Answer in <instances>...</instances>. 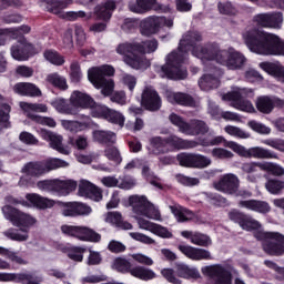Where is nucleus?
Segmentation results:
<instances>
[{
	"mask_svg": "<svg viewBox=\"0 0 284 284\" xmlns=\"http://www.w3.org/2000/svg\"><path fill=\"white\" fill-rule=\"evenodd\" d=\"M203 38L199 31H189L180 40L178 51H173L166 57L165 65H155L154 70L162 79H173L179 81L187 78V69L183 68V61L187 57V50L202 63L215 61L224 65L227 70H243L247 58L241 51L229 47L221 50L219 44H201Z\"/></svg>",
	"mask_w": 284,
	"mask_h": 284,
	"instance_id": "f257e3e1",
	"label": "nucleus"
},
{
	"mask_svg": "<svg viewBox=\"0 0 284 284\" xmlns=\"http://www.w3.org/2000/svg\"><path fill=\"white\" fill-rule=\"evenodd\" d=\"M129 204L132 206L133 219H135L140 230L151 232L160 239H172V232L168 227L145 220L161 221V211L145 195H131Z\"/></svg>",
	"mask_w": 284,
	"mask_h": 284,
	"instance_id": "f03ea898",
	"label": "nucleus"
},
{
	"mask_svg": "<svg viewBox=\"0 0 284 284\" xmlns=\"http://www.w3.org/2000/svg\"><path fill=\"white\" fill-rule=\"evenodd\" d=\"M244 43L251 52L263 57H284V42L274 33L248 29L243 33Z\"/></svg>",
	"mask_w": 284,
	"mask_h": 284,
	"instance_id": "7ed1b4c3",
	"label": "nucleus"
},
{
	"mask_svg": "<svg viewBox=\"0 0 284 284\" xmlns=\"http://www.w3.org/2000/svg\"><path fill=\"white\" fill-rule=\"evenodd\" d=\"M240 227L246 232H253L257 241H262L263 250L271 256L284 254V236L281 233L264 232L261 222L247 216L240 222Z\"/></svg>",
	"mask_w": 284,
	"mask_h": 284,
	"instance_id": "20e7f679",
	"label": "nucleus"
},
{
	"mask_svg": "<svg viewBox=\"0 0 284 284\" xmlns=\"http://www.w3.org/2000/svg\"><path fill=\"white\" fill-rule=\"evenodd\" d=\"M2 214L7 221H10L13 227L4 231V236L10 241H18L19 243L28 241L30 227L37 225V217L10 205L2 207Z\"/></svg>",
	"mask_w": 284,
	"mask_h": 284,
	"instance_id": "39448f33",
	"label": "nucleus"
},
{
	"mask_svg": "<svg viewBox=\"0 0 284 284\" xmlns=\"http://www.w3.org/2000/svg\"><path fill=\"white\" fill-rule=\"evenodd\" d=\"M70 163L61 159H49L43 162H29L24 164L21 169V174H23L18 185L19 187H34L37 185V181L34 179H39L43 176V174H48V172H52V170H59V168H68Z\"/></svg>",
	"mask_w": 284,
	"mask_h": 284,
	"instance_id": "423d86ee",
	"label": "nucleus"
},
{
	"mask_svg": "<svg viewBox=\"0 0 284 284\" xmlns=\"http://www.w3.org/2000/svg\"><path fill=\"white\" fill-rule=\"evenodd\" d=\"M172 28H174V20L163 16H150L140 22V32L143 37L158 34L162 40L170 37Z\"/></svg>",
	"mask_w": 284,
	"mask_h": 284,
	"instance_id": "0eeeda50",
	"label": "nucleus"
},
{
	"mask_svg": "<svg viewBox=\"0 0 284 284\" xmlns=\"http://www.w3.org/2000/svg\"><path fill=\"white\" fill-rule=\"evenodd\" d=\"M114 67L110 64L92 67L88 70V79L97 90H101L103 97H110L114 92V80L105 77H114Z\"/></svg>",
	"mask_w": 284,
	"mask_h": 284,
	"instance_id": "6e6552de",
	"label": "nucleus"
},
{
	"mask_svg": "<svg viewBox=\"0 0 284 284\" xmlns=\"http://www.w3.org/2000/svg\"><path fill=\"white\" fill-rule=\"evenodd\" d=\"M111 270L120 274H131L140 281H152L156 276L151 268L141 265L132 266V262L125 257H115L111 262Z\"/></svg>",
	"mask_w": 284,
	"mask_h": 284,
	"instance_id": "1a4fd4ad",
	"label": "nucleus"
},
{
	"mask_svg": "<svg viewBox=\"0 0 284 284\" xmlns=\"http://www.w3.org/2000/svg\"><path fill=\"white\" fill-rule=\"evenodd\" d=\"M118 54L123 57L124 63L133 70H148L150 60L145 55H139V43H121L116 48Z\"/></svg>",
	"mask_w": 284,
	"mask_h": 284,
	"instance_id": "9d476101",
	"label": "nucleus"
},
{
	"mask_svg": "<svg viewBox=\"0 0 284 284\" xmlns=\"http://www.w3.org/2000/svg\"><path fill=\"white\" fill-rule=\"evenodd\" d=\"M169 119L171 123L179 129V132L186 136H199V134H207V132H210L207 124L201 120H193L187 123L183 118L175 113H172Z\"/></svg>",
	"mask_w": 284,
	"mask_h": 284,
	"instance_id": "9b49d317",
	"label": "nucleus"
},
{
	"mask_svg": "<svg viewBox=\"0 0 284 284\" xmlns=\"http://www.w3.org/2000/svg\"><path fill=\"white\" fill-rule=\"evenodd\" d=\"M64 236H70L71 239H77L78 241H83L84 243H100L101 234L97 233L94 230L83 226V225H71L63 224L60 227Z\"/></svg>",
	"mask_w": 284,
	"mask_h": 284,
	"instance_id": "f8f14e48",
	"label": "nucleus"
},
{
	"mask_svg": "<svg viewBox=\"0 0 284 284\" xmlns=\"http://www.w3.org/2000/svg\"><path fill=\"white\" fill-rule=\"evenodd\" d=\"M7 203L22 205L23 207H36L37 210H52L57 205V201L43 197L38 193H27L26 200H17L13 196H8Z\"/></svg>",
	"mask_w": 284,
	"mask_h": 284,
	"instance_id": "ddd939ff",
	"label": "nucleus"
},
{
	"mask_svg": "<svg viewBox=\"0 0 284 284\" xmlns=\"http://www.w3.org/2000/svg\"><path fill=\"white\" fill-rule=\"evenodd\" d=\"M202 274L213 281V284H232V275L236 270L230 265H211L202 267Z\"/></svg>",
	"mask_w": 284,
	"mask_h": 284,
	"instance_id": "4468645a",
	"label": "nucleus"
},
{
	"mask_svg": "<svg viewBox=\"0 0 284 284\" xmlns=\"http://www.w3.org/2000/svg\"><path fill=\"white\" fill-rule=\"evenodd\" d=\"M226 145L230 150L235 152V154L244 159H277L276 153L261 146L247 149L236 142H229Z\"/></svg>",
	"mask_w": 284,
	"mask_h": 284,
	"instance_id": "2eb2a0df",
	"label": "nucleus"
},
{
	"mask_svg": "<svg viewBox=\"0 0 284 284\" xmlns=\"http://www.w3.org/2000/svg\"><path fill=\"white\" fill-rule=\"evenodd\" d=\"M247 97V89L234 88L231 92L222 95L223 101H227L232 108L240 110L241 112H256L254 104L247 100H243Z\"/></svg>",
	"mask_w": 284,
	"mask_h": 284,
	"instance_id": "dca6fc26",
	"label": "nucleus"
},
{
	"mask_svg": "<svg viewBox=\"0 0 284 284\" xmlns=\"http://www.w3.org/2000/svg\"><path fill=\"white\" fill-rule=\"evenodd\" d=\"M114 8V1H108L105 4L95 7L94 14L103 22H95L91 24L89 31L93 34H100V32H105V30H108V23L105 21H110Z\"/></svg>",
	"mask_w": 284,
	"mask_h": 284,
	"instance_id": "f3484780",
	"label": "nucleus"
},
{
	"mask_svg": "<svg viewBox=\"0 0 284 284\" xmlns=\"http://www.w3.org/2000/svg\"><path fill=\"white\" fill-rule=\"evenodd\" d=\"M240 185L241 180L234 173L224 174L213 183V187L224 194H237Z\"/></svg>",
	"mask_w": 284,
	"mask_h": 284,
	"instance_id": "a211bd4d",
	"label": "nucleus"
},
{
	"mask_svg": "<svg viewBox=\"0 0 284 284\" xmlns=\"http://www.w3.org/2000/svg\"><path fill=\"white\" fill-rule=\"evenodd\" d=\"M62 216L74 219L77 216H90L92 207L82 202H64L61 203Z\"/></svg>",
	"mask_w": 284,
	"mask_h": 284,
	"instance_id": "6ab92c4d",
	"label": "nucleus"
},
{
	"mask_svg": "<svg viewBox=\"0 0 284 284\" xmlns=\"http://www.w3.org/2000/svg\"><path fill=\"white\" fill-rule=\"evenodd\" d=\"M141 105L151 112L161 110V97L153 87L146 85L142 90Z\"/></svg>",
	"mask_w": 284,
	"mask_h": 284,
	"instance_id": "aec40b11",
	"label": "nucleus"
},
{
	"mask_svg": "<svg viewBox=\"0 0 284 284\" xmlns=\"http://www.w3.org/2000/svg\"><path fill=\"white\" fill-rule=\"evenodd\" d=\"M178 250L191 261H212V253L205 248L180 244Z\"/></svg>",
	"mask_w": 284,
	"mask_h": 284,
	"instance_id": "412c9836",
	"label": "nucleus"
},
{
	"mask_svg": "<svg viewBox=\"0 0 284 284\" xmlns=\"http://www.w3.org/2000/svg\"><path fill=\"white\" fill-rule=\"evenodd\" d=\"M254 21L262 28H273L278 30L283 26V13H260L255 16Z\"/></svg>",
	"mask_w": 284,
	"mask_h": 284,
	"instance_id": "4be33fe9",
	"label": "nucleus"
},
{
	"mask_svg": "<svg viewBox=\"0 0 284 284\" xmlns=\"http://www.w3.org/2000/svg\"><path fill=\"white\" fill-rule=\"evenodd\" d=\"M69 101L71 108L75 110V114H79V110H89L91 105H94L92 97L81 91H73Z\"/></svg>",
	"mask_w": 284,
	"mask_h": 284,
	"instance_id": "5701e85b",
	"label": "nucleus"
},
{
	"mask_svg": "<svg viewBox=\"0 0 284 284\" xmlns=\"http://www.w3.org/2000/svg\"><path fill=\"white\" fill-rule=\"evenodd\" d=\"M38 132L44 141L50 143V148H52V150H57L60 154H70V148L63 145V136L45 129H41Z\"/></svg>",
	"mask_w": 284,
	"mask_h": 284,
	"instance_id": "b1692460",
	"label": "nucleus"
},
{
	"mask_svg": "<svg viewBox=\"0 0 284 284\" xmlns=\"http://www.w3.org/2000/svg\"><path fill=\"white\" fill-rule=\"evenodd\" d=\"M32 50H34V47L26 39H22L11 47V57L16 61H28L32 54Z\"/></svg>",
	"mask_w": 284,
	"mask_h": 284,
	"instance_id": "393cba45",
	"label": "nucleus"
},
{
	"mask_svg": "<svg viewBox=\"0 0 284 284\" xmlns=\"http://www.w3.org/2000/svg\"><path fill=\"white\" fill-rule=\"evenodd\" d=\"M221 77H223V72L219 70L211 71L210 73H205L199 81V87L204 92H210V90H214L221 85Z\"/></svg>",
	"mask_w": 284,
	"mask_h": 284,
	"instance_id": "a878e982",
	"label": "nucleus"
},
{
	"mask_svg": "<svg viewBox=\"0 0 284 284\" xmlns=\"http://www.w3.org/2000/svg\"><path fill=\"white\" fill-rule=\"evenodd\" d=\"M284 108V100L278 98L260 97L256 100V108L263 114H270L274 108Z\"/></svg>",
	"mask_w": 284,
	"mask_h": 284,
	"instance_id": "bb28decb",
	"label": "nucleus"
},
{
	"mask_svg": "<svg viewBox=\"0 0 284 284\" xmlns=\"http://www.w3.org/2000/svg\"><path fill=\"white\" fill-rule=\"evenodd\" d=\"M181 236H183V239H187L190 243L197 245L199 247H210V245H212V239L210 235L203 234L201 232L182 231Z\"/></svg>",
	"mask_w": 284,
	"mask_h": 284,
	"instance_id": "cd10ccee",
	"label": "nucleus"
},
{
	"mask_svg": "<svg viewBox=\"0 0 284 284\" xmlns=\"http://www.w3.org/2000/svg\"><path fill=\"white\" fill-rule=\"evenodd\" d=\"M165 97L169 103H173L178 105H186L187 108L196 106V102L194 101V99L185 93L166 90Z\"/></svg>",
	"mask_w": 284,
	"mask_h": 284,
	"instance_id": "c85d7f7f",
	"label": "nucleus"
},
{
	"mask_svg": "<svg viewBox=\"0 0 284 284\" xmlns=\"http://www.w3.org/2000/svg\"><path fill=\"white\" fill-rule=\"evenodd\" d=\"M82 121H72V120H61V125L68 132H83V130H88L92 123V119L89 115H82Z\"/></svg>",
	"mask_w": 284,
	"mask_h": 284,
	"instance_id": "c756f323",
	"label": "nucleus"
},
{
	"mask_svg": "<svg viewBox=\"0 0 284 284\" xmlns=\"http://www.w3.org/2000/svg\"><path fill=\"white\" fill-rule=\"evenodd\" d=\"M79 183L72 179L61 180L55 179V194L57 196H70L77 190Z\"/></svg>",
	"mask_w": 284,
	"mask_h": 284,
	"instance_id": "7c9ffc66",
	"label": "nucleus"
},
{
	"mask_svg": "<svg viewBox=\"0 0 284 284\" xmlns=\"http://www.w3.org/2000/svg\"><path fill=\"white\" fill-rule=\"evenodd\" d=\"M0 255L6 256L12 263H17L18 265H24L26 260L19 256V254L14 251H10L9 248L0 246ZM0 270H10V263L8 261L2 260L0 257Z\"/></svg>",
	"mask_w": 284,
	"mask_h": 284,
	"instance_id": "2f4dec72",
	"label": "nucleus"
},
{
	"mask_svg": "<svg viewBox=\"0 0 284 284\" xmlns=\"http://www.w3.org/2000/svg\"><path fill=\"white\" fill-rule=\"evenodd\" d=\"M164 141L168 148H172L173 150H190L199 145V142L194 140H183L176 135H170L168 139H164Z\"/></svg>",
	"mask_w": 284,
	"mask_h": 284,
	"instance_id": "473e14b6",
	"label": "nucleus"
},
{
	"mask_svg": "<svg viewBox=\"0 0 284 284\" xmlns=\"http://www.w3.org/2000/svg\"><path fill=\"white\" fill-rule=\"evenodd\" d=\"M78 1L83 6H88V3H90V0ZM44 3L49 12H52L53 14H61V10H65L68 6L72 4V0H44Z\"/></svg>",
	"mask_w": 284,
	"mask_h": 284,
	"instance_id": "72a5a7b5",
	"label": "nucleus"
},
{
	"mask_svg": "<svg viewBox=\"0 0 284 284\" xmlns=\"http://www.w3.org/2000/svg\"><path fill=\"white\" fill-rule=\"evenodd\" d=\"M240 207L251 210V212H257L258 214H267L272 210L270 204L265 201L246 200L240 202Z\"/></svg>",
	"mask_w": 284,
	"mask_h": 284,
	"instance_id": "f704fd0d",
	"label": "nucleus"
},
{
	"mask_svg": "<svg viewBox=\"0 0 284 284\" xmlns=\"http://www.w3.org/2000/svg\"><path fill=\"white\" fill-rule=\"evenodd\" d=\"M156 6V0H131L129 10L135 14H145Z\"/></svg>",
	"mask_w": 284,
	"mask_h": 284,
	"instance_id": "c9c22d12",
	"label": "nucleus"
},
{
	"mask_svg": "<svg viewBox=\"0 0 284 284\" xmlns=\"http://www.w3.org/2000/svg\"><path fill=\"white\" fill-rule=\"evenodd\" d=\"M260 68L267 74H271V77H274V79H277V81L284 83V67L281 63L261 62Z\"/></svg>",
	"mask_w": 284,
	"mask_h": 284,
	"instance_id": "e433bc0d",
	"label": "nucleus"
},
{
	"mask_svg": "<svg viewBox=\"0 0 284 284\" xmlns=\"http://www.w3.org/2000/svg\"><path fill=\"white\" fill-rule=\"evenodd\" d=\"M19 106L23 112H26L27 116L32 120V116H37L34 112L45 113L48 112V105L42 103H29V102H20Z\"/></svg>",
	"mask_w": 284,
	"mask_h": 284,
	"instance_id": "4c0bfd02",
	"label": "nucleus"
},
{
	"mask_svg": "<svg viewBox=\"0 0 284 284\" xmlns=\"http://www.w3.org/2000/svg\"><path fill=\"white\" fill-rule=\"evenodd\" d=\"M262 165L263 162H246L242 164V171L247 174V181H250L251 183H256L260 176L258 174H256V172L261 170Z\"/></svg>",
	"mask_w": 284,
	"mask_h": 284,
	"instance_id": "58836bf2",
	"label": "nucleus"
},
{
	"mask_svg": "<svg viewBox=\"0 0 284 284\" xmlns=\"http://www.w3.org/2000/svg\"><path fill=\"white\" fill-rule=\"evenodd\" d=\"M149 152L150 154H165L170 152V148L168 146L165 140L162 138H153L151 139V144L149 146Z\"/></svg>",
	"mask_w": 284,
	"mask_h": 284,
	"instance_id": "ea45409f",
	"label": "nucleus"
},
{
	"mask_svg": "<svg viewBox=\"0 0 284 284\" xmlns=\"http://www.w3.org/2000/svg\"><path fill=\"white\" fill-rule=\"evenodd\" d=\"M176 272L179 276H181V278H201V273H199V268L187 266V264H178Z\"/></svg>",
	"mask_w": 284,
	"mask_h": 284,
	"instance_id": "a19ab883",
	"label": "nucleus"
},
{
	"mask_svg": "<svg viewBox=\"0 0 284 284\" xmlns=\"http://www.w3.org/2000/svg\"><path fill=\"white\" fill-rule=\"evenodd\" d=\"M47 83L49 85H52L53 88H58V90H68V80L65 77L59 74V73H50L45 78Z\"/></svg>",
	"mask_w": 284,
	"mask_h": 284,
	"instance_id": "79ce46f5",
	"label": "nucleus"
},
{
	"mask_svg": "<svg viewBox=\"0 0 284 284\" xmlns=\"http://www.w3.org/2000/svg\"><path fill=\"white\" fill-rule=\"evenodd\" d=\"M209 112L213 119H224V121H235L236 123L241 121V116L234 112L225 111L220 113L216 105L210 106Z\"/></svg>",
	"mask_w": 284,
	"mask_h": 284,
	"instance_id": "37998d69",
	"label": "nucleus"
},
{
	"mask_svg": "<svg viewBox=\"0 0 284 284\" xmlns=\"http://www.w3.org/2000/svg\"><path fill=\"white\" fill-rule=\"evenodd\" d=\"M170 210L179 223H185V221L194 219V213L183 206H170Z\"/></svg>",
	"mask_w": 284,
	"mask_h": 284,
	"instance_id": "c03bdc74",
	"label": "nucleus"
},
{
	"mask_svg": "<svg viewBox=\"0 0 284 284\" xmlns=\"http://www.w3.org/2000/svg\"><path fill=\"white\" fill-rule=\"evenodd\" d=\"M51 105L57 110V112H60V114H77V109H73L70 106L68 101L63 98H58L51 102Z\"/></svg>",
	"mask_w": 284,
	"mask_h": 284,
	"instance_id": "a18cd8bd",
	"label": "nucleus"
},
{
	"mask_svg": "<svg viewBox=\"0 0 284 284\" xmlns=\"http://www.w3.org/2000/svg\"><path fill=\"white\" fill-rule=\"evenodd\" d=\"M93 140L98 143H116V134L110 131H93Z\"/></svg>",
	"mask_w": 284,
	"mask_h": 284,
	"instance_id": "49530a36",
	"label": "nucleus"
},
{
	"mask_svg": "<svg viewBox=\"0 0 284 284\" xmlns=\"http://www.w3.org/2000/svg\"><path fill=\"white\" fill-rule=\"evenodd\" d=\"M89 110L91 112V116L94 119H108V114L110 112V108L103 104H99L94 100L93 104L89 106Z\"/></svg>",
	"mask_w": 284,
	"mask_h": 284,
	"instance_id": "de8ad7c7",
	"label": "nucleus"
},
{
	"mask_svg": "<svg viewBox=\"0 0 284 284\" xmlns=\"http://www.w3.org/2000/svg\"><path fill=\"white\" fill-rule=\"evenodd\" d=\"M159 50V41L156 40H149L143 42L142 44L138 43V54L143 57V54H152V52H156Z\"/></svg>",
	"mask_w": 284,
	"mask_h": 284,
	"instance_id": "09e8293b",
	"label": "nucleus"
},
{
	"mask_svg": "<svg viewBox=\"0 0 284 284\" xmlns=\"http://www.w3.org/2000/svg\"><path fill=\"white\" fill-rule=\"evenodd\" d=\"M69 78L71 83H80L81 79H83V72L81 71V65L79 62L71 63Z\"/></svg>",
	"mask_w": 284,
	"mask_h": 284,
	"instance_id": "8fccbe9b",
	"label": "nucleus"
},
{
	"mask_svg": "<svg viewBox=\"0 0 284 284\" xmlns=\"http://www.w3.org/2000/svg\"><path fill=\"white\" fill-rule=\"evenodd\" d=\"M261 170L264 172H270L271 174H274V176H283L284 175V168L272 162H263L261 165Z\"/></svg>",
	"mask_w": 284,
	"mask_h": 284,
	"instance_id": "3c124183",
	"label": "nucleus"
},
{
	"mask_svg": "<svg viewBox=\"0 0 284 284\" xmlns=\"http://www.w3.org/2000/svg\"><path fill=\"white\" fill-rule=\"evenodd\" d=\"M136 186V180L130 175H121L118 178L119 190H132Z\"/></svg>",
	"mask_w": 284,
	"mask_h": 284,
	"instance_id": "603ef678",
	"label": "nucleus"
},
{
	"mask_svg": "<svg viewBox=\"0 0 284 284\" xmlns=\"http://www.w3.org/2000/svg\"><path fill=\"white\" fill-rule=\"evenodd\" d=\"M40 192H52L55 194L57 179L54 180H41L34 184Z\"/></svg>",
	"mask_w": 284,
	"mask_h": 284,
	"instance_id": "864d4df0",
	"label": "nucleus"
},
{
	"mask_svg": "<svg viewBox=\"0 0 284 284\" xmlns=\"http://www.w3.org/2000/svg\"><path fill=\"white\" fill-rule=\"evenodd\" d=\"M106 121H109L110 123H114L115 125H120V128H123V125H125V116L121 114V112L112 109H109Z\"/></svg>",
	"mask_w": 284,
	"mask_h": 284,
	"instance_id": "5fc2aeb1",
	"label": "nucleus"
},
{
	"mask_svg": "<svg viewBox=\"0 0 284 284\" xmlns=\"http://www.w3.org/2000/svg\"><path fill=\"white\" fill-rule=\"evenodd\" d=\"M44 59L53 65H63V63H65V58H63V55L59 54L57 51L52 50L44 52Z\"/></svg>",
	"mask_w": 284,
	"mask_h": 284,
	"instance_id": "6e6d98bb",
	"label": "nucleus"
},
{
	"mask_svg": "<svg viewBox=\"0 0 284 284\" xmlns=\"http://www.w3.org/2000/svg\"><path fill=\"white\" fill-rule=\"evenodd\" d=\"M104 156H106L109 161L115 163V165H119L121 161H123V159L121 158V152H119V149H116V146H109L108 149H105Z\"/></svg>",
	"mask_w": 284,
	"mask_h": 284,
	"instance_id": "4d7b16f0",
	"label": "nucleus"
},
{
	"mask_svg": "<svg viewBox=\"0 0 284 284\" xmlns=\"http://www.w3.org/2000/svg\"><path fill=\"white\" fill-rule=\"evenodd\" d=\"M224 132L230 134V136H235L236 139H250V133L234 125H226L224 128Z\"/></svg>",
	"mask_w": 284,
	"mask_h": 284,
	"instance_id": "13d9d810",
	"label": "nucleus"
},
{
	"mask_svg": "<svg viewBox=\"0 0 284 284\" xmlns=\"http://www.w3.org/2000/svg\"><path fill=\"white\" fill-rule=\"evenodd\" d=\"M265 187L270 194H278L284 187V182L281 180H268L265 184Z\"/></svg>",
	"mask_w": 284,
	"mask_h": 284,
	"instance_id": "bf43d9fd",
	"label": "nucleus"
},
{
	"mask_svg": "<svg viewBox=\"0 0 284 284\" xmlns=\"http://www.w3.org/2000/svg\"><path fill=\"white\" fill-rule=\"evenodd\" d=\"M83 254H85L84 247L74 246L68 251L69 258L75 261V263H81V261H83Z\"/></svg>",
	"mask_w": 284,
	"mask_h": 284,
	"instance_id": "052dcab7",
	"label": "nucleus"
},
{
	"mask_svg": "<svg viewBox=\"0 0 284 284\" xmlns=\"http://www.w3.org/2000/svg\"><path fill=\"white\" fill-rule=\"evenodd\" d=\"M212 158L213 159H220V160H225V159H234V153L232 151L223 149V148H215L211 151Z\"/></svg>",
	"mask_w": 284,
	"mask_h": 284,
	"instance_id": "680f3d73",
	"label": "nucleus"
},
{
	"mask_svg": "<svg viewBox=\"0 0 284 284\" xmlns=\"http://www.w3.org/2000/svg\"><path fill=\"white\" fill-rule=\"evenodd\" d=\"M129 235L131 236V239H133V241L143 243L144 245H154V243H156V241H154V239H152L143 233H140V232H131V233H129Z\"/></svg>",
	"mask_w": 284,
	"mask_h": 284,
	"instance_id": "e2e57ef3",
	"label": "nucleus"
},
{
	"mask_svg": "<svg viewBox=\"0 0 284 284\" xmlns=\"http://www.w3.org/2000/svg\"><path fill=\"white\" fill-rule=\"evenodd\" d=\"M94 184H92L90 181L87 180H81L79 183V190L78 194L79 196H85L88 197L89 194L94 190Z\"/></svg>",
	"mask_w": 284,
	"mask_h": 284,
	"instance_id": "0e129e2a",
	"label": "nucleus"
},
{
	"mask_svg": "<svg viewBox=\"0 0 284 284\" xmlns=\"http://www.w3.org/2000/svg\"><path fill=\"white\" fill-rule=\"evenodd\" d=\"M247 125L253 132H257V134H270L272 132V129L254 120L250 121Z\"/></svg>",
	"mask_w": 284,
	"mask_h": 284,
	"instance_id": "69168bd1",
	"label": "nucleus"
},
{
	"mask_svg": "<svg viewBox=\"0 0 284 284\" xmlns=\"http://www.w3.org/2000/svg\"><path fill=\"white\" fill-rule=\"evenodd\" d=\"M121 219H123V215L119 212H108L104 215V221L109 223V225H113L114 227L119 226V223H121Z\"/></svg>",
	"mask_w": 284,
	"mask_h": 284,
	"instance_id": "338daca9",
	"label": "nucleus"
},
{
	"mask_svg": "<svg viewBox=\"0 0 284 284\" xmlns=\"http://www.w3.org/2000/svg\"><path fill=\"white\" fill-rule=\"evenodd\" d=\"M262 143L264 145H268L274 150H278V152H284V140L283 139H267L263 140Z\"/></svg>",
	"mask_w": 284,
	"mask_h": 284,
	"instance_id": "774afa93",
	"label": "nucleus"
}]
</instances>
